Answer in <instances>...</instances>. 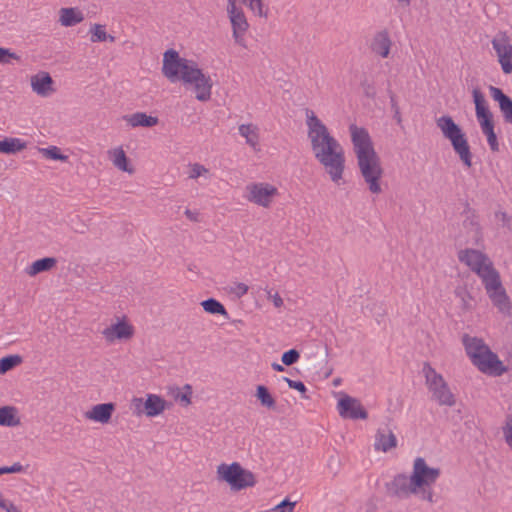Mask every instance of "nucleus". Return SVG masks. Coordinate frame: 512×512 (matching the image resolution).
I'll return each instance as SVG.
<instances>
[{
	"instance_id": "f3484780",
	"label": "nucleus",
	"mask_w": 512,
	"mask_h": 512,
	"mask_svg": "<svg viewBox=\"0 0 512 512\" xmlns=\"http://www.w3.org/2000/svg\"><path fill=\"white\" fill-rule=\"evenodd\" d=\"M463 227L470 234L471 243L475 246H481L483 242V233L478 221L475 210L466 205L463 213Z\"/></svg>"
},
{
	"instance_id": "3c124183",
	"label": "nucleus",
	"mask_w": 512,
	"mask_h": 512,
	"mask_svg": "<svg viewBox=\"0 0 512 512\" xmlns=\"http://www.w3.org/2000/svg\"><path fill=\"white\" fill-rule=\"evenodd\" d=\"M248 286L245 283H236L232 288V292L238 297H243L248 292Z\"/></svg>"
},
{
	"instance_id": "a18cd8bd",
	"label": "nucleus",
	"mask_w": 512,
	"mask_h": 512,
	"mask_svg": "<svg viewBox=\"0 0 512 512\" xmlns=\"http://www.w3.org/2000/svg\"><path fill=\"white\" fill-rule=\"evenodd\" d=\"M502 431L506 444L512 449V417L506 419Z\"/></svg>"
},
{
	"instance_id": "4be33fe9",
	"label": "nucleus",
	"mask_w": 512,
	"mask_h": 512,
	"mask_svg": "<svg viewBox=\"0 0 512 512\" xmlns=\"http://www.w3.org/2000/svg\"><path fill=\"white\" fill-rule=\"evenodd\" d=\"M32 90L42 97H47L54 92L53 79L47 72H40L31 77Z\"/></svg>"
},
{
	"instance_id": "680f3d73",
	"label": "nucleus",
	"mask_w": 512,
	"mask_h": 512,
	"mask_svg": "<svg viewBox=\"0 0 512 512\" xmlns=\"http://www.w3.org/2000/svg\"><path fill=\"white\" fill-rule=\"evenodd\" d=\"M244 3H247V0H242Z\"/></svg>"
},
{
	"instance_id": "5701e85b",
	"label": "nucleus",
	"mask_w": 512,
	"mask_h": 512,
	"mask_svg": "<svg viewBox=\"0 0 512 512\" xmlns=\"http://www.w3.org/2000/svg\"><path fill=\"white\" fill-rule=\"evenodd\" d=\"M489 90L491 97L499 103V108L503 114L504 121L512 124V99L498 87L490 86Z\"/></svg>"
},
{
	"instance_id": "c9c22d12",
	"label": "nucleus",
	"mask_w": 512,
	"mask_h": 512,
	"mask_svg": "<svg viewBox=\"0 0 512 512\" xmlns=\"http://www.w3.org/2000/svg\"><path fill=\"white\" fill-rule=\"evenodd\" d=\"M90 32H91V41L92 42H103L106 40H109L110 42L115 41V37L108 35L105 32L104 27L100 24L93 25Z\"/></svg>"
},
{
	"instance_id": "ddd939ff",
	"label": "nucleus",
	"mask_w": 512,
	"mask_h": 512,
	"mask_svg": "<svg viewBox=\"0 0 512 512\" xmlns=\"http://www.w3.org/2000/svg\"><path fill=\"white\" fill-rule=\"evenodd\" d=\"M498 62L505 74L512 72V42L506 32H498L491 41Z\"/></svg>"
},
{
	"instance_id": "e433bc0d",
	"label": "nucleus",
	"mask_w": 512,
	"mask_h": 512,
	"mask_svg": "<svg viewBox=\"0 0 512 512\" xmlns=\"http://www.w3.org/2000/svg\"><path fill=\"white\" fill-rule=\"evenodd\" d=\"M455 295L461 301L462 309L465 311H469L473 308L472 306V296L469 291L465 287H457L455 289Z\"/></svg>"
},
{
	"instance_id": "39448f33",
	"label": "nucleus",
	"mask_w": 512,
	"mask_h": 512,
	"mask_svg": "<svg viewBox=\"0 0 512 512\" xmlns=\"http://www.w3.org/2000/svg\"><path fill=\"white\" fill-rule=\"evenodd\" d=\"M436 125L442 132L444 138L448 139L463 164L470 168L472 166V153L465 133L449 115H443L436 120Z\"/></svg>"
},
{
	"instance_id": "6ab92c4d",
	"label": "nucleus",
	"mask_w": 512,
	"mask_h": 512,
	"mask_svg": "<svg viewBox=\"0 0 512 512\" xmlns=\"http://www.w3.org/2000/svg\"><path fill=\"white\" fill-rule=\"evenodd\" d=\"M115 409L116 405L113 402L96 404L84 413V417L94 422L107 424L110 422Z\"/></svg>"
},
{
	"instance_id": "2eb2a0df",
	"label": "nucleus",
	"mask_w": 512,
	"mask_h": 512,
	"mask_svg": "<svg viewBox=\"0 0 512 512\" xmlns=\"http://www.w3.org/2000/svg\"><path fill=\"white\" fill-rule=\"evenodd\" d=\"M387 490L399 499H408L414 496L420 500V492L414 486L411 475L408 476L403 473L395 475L392 481L387 484Z\"/></svg>"
},
{
	"instance_id": "5fc2aeb1",
	"label": "nucleus",
	"mask_w": 512,
	"mask_h": 512,
	"mask_svg": "<svg viewBox=\"0 0 512 512\" xmlns=\"http://www.w3.org/2000/svg\"><path fill=\"white\" fill-rule=\"evenodd\" d=\"M184 214H185V216L190 221H193V222H198L199 221V218H198L199 214H198V212L192 211L190 209H186Z\"/></svg>"
},
{
	"instance_id": "aec40b11",
	"label": "nucleus",
	"mask_w": 512,
	"mask_h": 512,
	"mask_svg": "<svg viewBox=\"0 0 512 512\" xmlns=\"http://www.w3.org/2000/svg\"><path fill=\"white\" fill-rule=\"evenodd\" d=\"M397 447V438L392 429L379 428L375 434L374 449L380 452H388Z\"/></svg>"
},
{
	"instance_id": "72a5a7b5",
	"label": "nucleus",
	"mask_w": 512,
	"mask_h": 512,
	"mask_svg": "<svg viewBox=\"0 0 512 512\" xmlns=\"http://www.w3.org/2000/svg\"><path fill=\"white\" fill-rule=\"evenodd\" d=\"M256 397L263 406L270 409L275 407V400L267 387L259 385L256 389Z\"/></svg>"
},
{
	"instance_id": "6e6552de",
	"label": "nucleus",
	"mask_w": 512,
	"mask_h": 512,
	"mask_svg": "<svg viewBox=\"0 0 512 512\" xmlns=\"http://www.w3.org/2000/svg\"><path fill=\"white\" fill-rule=\"evenodd\" d=\"M473 101L477 120L480 124L483 134L487 137V142L492 151L499 150L497 136L494 132L493 115L489 110L484 94L478 88L472 91Z\"/></svg>"
},
{
	"instance_id": "bb28decb",
	"label": "nucleus",
	"mask_w": 512,
	"mask_h": 512,
	"mask_svg": "<svg viewBox=\"0 0 512 512\" xmlns=\"http://www.w3.org/2000/svg\"><path fill=\"white\" fill-rule=\"evenodd\" d=\"M166 408V401L156 394H148L144 402L145 414L148 417H155L161 414Z\"/></svg>"
},
{
	"instance_id": "20e7f679",
	"label": "nucleus",
	"mask_w": 512,
	"mask_h": 512,
	"mask_svg": "<svg viewBox=\"0 0 512 512\" xmlns=\"http://www.w3.org/2000/svg\"><path fill=\"white\" fill-rule=\"evenodd\" d=\"M440 469L428 466L425 459L417 457L413 463L411 473L414 486L420 492V501L423 503H437L439 498L433 493L432 485L440 476Z\"/></svg>"
},
{
	"instance_id": "4468645a",
	"label": "nucleus",
	"mask_w": 512,
	"mask_h": 512,
	"mask_svg": "<svg viewBox=\"0 0 512 512\" xmlns=\"http://www.w3.org/2000/svg\"><path fill=\"white\" fill-rule=\"evenodd\" d=\"M472 364L476 366L480 372L493 377L501 376L508 371V368L499 359L498 355L490 348L485 350Z\"/></svg>"
},
{
	"instance_id": "c03bdc74",
	"label": "nucleus",
	"mask_w": 512,
	"mask_h": 512,
	"mask_svg": "<svg viewBox=\"0 0 512 512\" xmlns=\"http://www.w3.org/2000/svg\"><path fill=\"white\" fill-rule=\"evenodd\" d=\"M300 358V353L296 349H290L283 353L281 360L286 366L295 364Z\"/></svg>"
},
{
	"instance_id": "9d476101",
	"label": "nucleus",
	"mask_w": 512,
	"mask_h": 512,
	"mask_svg": "<svg viewBox=\"0 0 512 512\" xmlns=\"http://www.w3.org/2000/svg\"><path fill=\"white\" fill-rule=\"evenodd\" d=\"M486 293L492 301L493 305L504 316L511 315V301L502 285L500 274L491 277L486 282H483Z\"/></svg>"
},
{
	"instance_id": "7ed1b4c3",
	"label": "nucleus",
	"mask_w": 512,
	"mask_h": 512,
	"mask_svg": "<svg viewBox=\"0 0 512 512\" xmlns=\"http://www.w3.org/2000/svg\"><path fill=\"white\" fill-rule=\"evenodd\" d=\"M349 131L361 176L371 193L380 194L382 192L380 182L384 171L371 137L367 129L355 124L349 126Z\"/></svg>"
},
{
	"instance_id": "6e6d98bb",
	"label": "nucleus",
	"mask_w": 512,
	"mask_h": 512,
	"mask_svg": "<svg viewBox=\"0 0 512 512\" xmlns=\"http://www.w3.org/2000/svg\"><path fill=\"white\" fill-rule=\"evenodd\" d=\"M9 470L11 473H19L23 471V466L20 463H14L12 466H9Z\"/></svg>"
},
{
	"instance_id": "cd10ccee",
	"label": "nucleus",
	"mask_w": 512,
	"mask_h": 512,
	"mask_svg": "<svg viewBox=\"0 0 512 512\" xmlns=\"http://www.w3.org/2000/svg\"><path fill=\"white\" fill-rule=\"evenodd\" d=\"M108 155L109 159L112 161L113 165L117 169L127 172L129 174L134 173V168L129 166L128 158L122 147H117L109 150Z\"/></svg>"
},
{
	"instance_id": "f03ea898",
	"label": "nucleus",
	"mask_w": 512,
	"mask_h": 512,
	"mask_svg": "<svg viewBox=\"0 0 512 512\" xmlns=\"http://www.w3.org/2000/svg\"><path fill=\"white\" fill-rule=\"evenodd\" d=\"M162 74L171 82L181 81L185 86H192L197 100L205 102L211 98L212 80L198 65L183 58L174 49L163 54Z\"/></svg>"
},
{
	"instance_id": "0eeeda50",
	"label": "nucleus",
	"mask_w": 512,
	"mask_h": 512,
	"mask_svg": "<svg viewBox=\"0 0 512 512\" xmlns=\"http://www.w3.org/2000/svg\"><path fill=\"white\" fill-rule=\"evenodd\" d=\"M217 478L225 481L232 491H240L256 484L255 475L238 462L220 464L217 467Z\"/></svg>"
},
{
	"instance_id": "c85d7f7f",
	"label": "nucleus",
	"mask_w": 512,
	"mask_h": 512,
	"mask_svg": "<svg viewBox=\"0 0 512 512\" xmlns=\"http://www.w3.org/2000/svg\"><path fill=\"white\" fill-rule=\"evenodd\" d=\"M21 424L18 410L14 406H0V426L17 427Z\"/></svg>"
},
{
	"instance_id": "1a4fd4ad",
	"label": "nucleus",
	"mask_w": 512,
	"mask_h": 512,
	"mask_svg": "<svg viewBox=\"0 0 512 512\" xmlns=\"http://www.w3.org/2000/svg\"><path fill=\"white\" fill-rule=\"evenodd\" d=\"M458 259L476 273L482 283L499 273L490 258L480 250L470 248L460 250Z\"/></svg>"
},
{
	"instance_id": "37998d69",
	"label": "nucleus",
	"mask_w": 512,
	"mask_h": 512,
	"mask_svg": "<svg viewBox=\"0 0 512 512\" xmlns=\"http://www.w3.org/2000/svg\"><path fill=\"white\" fill-rule=\"evenodd\" d=\"M11 60H20V56L8 48L0 47V64H9Z\"/></svg>"
},
{
	"instance_id": "603ef678",
	"label": "nucleus",
	"mask_w": 512,
	"mask_h": 512,
	"mask_svg": "<svg viewBox=\"0 0 512 512\" xmlns=\"http://www.w3.org/2000/svg\"><path fill=\"white\" fill-rule=\"evenodd\" d=\"M267 294H268V299H270L273 302V304L276 308H280L283 306V299L281 298V296L278 293L272 294L271 291H268Z\"/></svg>"
},
{
	"instance_id": "ea45409f",
	"label": "nucleus",
	"mask_w": 512,
	"mask_h": 512,
	"mask_svg": "<svg viewBox=\"0 0 512 512\" xmlns=\"http://www.w3.org/2000/svg\"><path fill=\"white\" fill-rule=\"evenodd\" d=\"M190 171H189V178L190 179H197L199 177H208L209 170L199 163L190 164Z\"/></svg>"
},
{
	"instance_id": "f704fd0d",
	"label": "nucleus",
	"mask_w": 512,
	"mask_h": 512,
	"mask_svg": "<svg viewBox=\"0 0 512 512\" xmlns=\"http://www.w3.org/2000/svg\"><path fill=\"white\" fill-rule=\"evenodd\" d=\"M22 363V357L20 355H9L0 359V374L12 370L16 366Z\"/></svg>"
},
{
	"instance_id": "de8ad7c7",
	"label": "nucleus",
	"mask_w": 512,
	"mask_h": 512,
	"mask_svg": "<svg viewBox=\"0 0 512 512\" xmlns=\"http://www.w3.org/2000/svg\"><path fill=\"white\" fill-rule=\"evenodd\" d=\"M283 380L288 384L289 388L299 391L301 394H305L307 389L303 382L291 380L288 377H284Z\"/></svg>"
},
{
	"instance_id": "49530a36",
	"label": "nucleus",
	"mask_w": 512,
	"mask_h": 512,
	"mask_svg": "<svg viewBox=\"0 0 512 512\" xmlns=\"http://www.w3.org/2000/svg\"><path fill=\"white\" fill-rule=\"evenodd\" d=\"M496 218L502 222V225L512 232V217L506 212L500 211L495 214Z\"/></svg>"
},
{
	"instance_id": "4d7b16f0",
	"label": "nucleus",
	"mask_w": 512,
	"mask_h": 512,
	"mask_svg": "<svg viewBox=\"0 0 512 512\" xmlns=\"http://www.w3.org/2000/svg\"><path fill=\"white\" fill-rule=\"evenodd\" d=\"M271 367H272V369H273V370H275V371H277V372H282V371H284V367H283L281 364L276 363V362L272 363V364H271Z\"/></svg>"
},
{
	"instance_id": "a19ab883",
	"label": "nucleus",
	"mask_w": 512,
	"mask_h": 512,
	"mask_svg": "<svg viewBox=\"0 0 512 512\" xmlns=\"http://www.w3.org/2000/svg\"><path fill=\"white\" fill-rule=\"evenodd\" d=\"M388 94H389V98H390L391 109L393 111V118L395 119L396 123L401 126L402 125V116L400 113V108L396 101V96L390 89L388 90Z\"/></svg>"
},
{
	"instance_id": "393cba45",
	"label": "nucleus",
	"mask_w": 512,
	"mask_h": 512,
	"mask_svg": "<svg viewBox=\"0 0 512 512\" xmlns=\"http://www.w3.org/2000/svg\"><path fill=\"white\" fill-rule=\"evenodd\" d=\"M463 345L465 347L466 353L473 362L485 350L489 349V346L484 343V341L477 337H470L468 335H464L462 338Z\"/></svg>"
},
{
	"instance_id": "bf43d9fd",
	"label": "nucleus",
	"mask_w": 512,
	"mask_h": 512,
	"mask_svg": "<svg viewBox=\"0 0 512 512\" xmlns=\"http://www.w3.org/2000/svg\"><path fill=\"white\" fill-rule=\"evenodd\" d=\"M398 3L402 6V7H408L410 5V0H397Z\"/></svg>"
},
{
	"instance_id": "412c9836",
	"label": "nucleus",
	"mask_w": 512,
	"mask_h": 512,
	"mask_svg": "<svg viewBox=\"0 0 512 512\" xmlns=\"http://www.w3.org/2000/svg\"><path fill=\"white\" fill-rule=\"evenodd\" d=\"M392 46V41L389 35V32L386 29L380 30L375 33L371 41V51L381 56L382 58H387L390 54Z\"/></svg>"
},
{
	"instance_id": "13d9d810",
	"label": "nucleus",
	"mask_w": 512,
	"mask_h": 512,
	"mask_svg": "<svg viewBox=\"0 0 512 512\" xmlns=\"http://www.w3.org/2000/svg\"><path fill=\"white\" fill-rule=\"evenodd\" d=\"M365 94L366 96L373 98L375 96V91L373 88L368 86V88L365 90Z\"/></svg>"
},
{
	"instance_id": "4c0bfd02",
	"label": "nucleus",
	"mask_w": 512,
	"mask_h": 512,
	"mask_svg": "<svg viewBox=\"0 0 512 512\" xmlns=\"http://www.w3.org/2000/svg\"><path fill=\"white\" fill-rule=\"evenodd\" d=\"M39 152L46 158L59 161H67L68 156L60 152V149L56 146H50L48 148H40Z\"/></svg>"
},
{
	"instance_id": "58836bf2",
	"label": "nucleus",
	"mask_w": 512,
	"mask_h": 512,
	"mask_svg": "<svg viewBox=\"0 0 512 512\" xmlns=\"http://www.w3.org/2000/svg\"><path fill=\"white\" fill-rule=\"evenodd\" d=\"M297 504V501H291L290 498L282 500L276 504L273 508L266 510L265 512H292Z\"/></svg>"
},
{
	"instance_id": "864d4df0",
	"label": "nucleus",
	"mask_w": 512,
	"mask_h": 512,
	"mask_svg": "<svg viewBox=\"0 0 512 512\" xmlns=\"http://www.w3.org/2000/svg\"><path fill=\"white\" fill-rule=\"evenodd\" d=\"M132 406L135 408L137 414L142 413V407H144V402L142 398L134 397L132 399Z\"/></svg>"
},
{
	"instance_id": "b1692460",
	"label": "nucleus",
	"mask_w": 512,
	"mask_h": 512,
	"mask_svg": "<svg viewBox=\"0 0 512 512\" xmlns=\"http://www.w3.org/2000/svg\"><path fill=\"white\" fill-rule=\"evenodd\" d=\"M239 134L245 139V142L254 151H259L260 130L256 124H241L238 127Z\"/></svg>"
},
{
	"instance_id": "052dcab7",
	"label": "nucleus",
	"mask_w": 512,
	"mask_h": 512,
	"mask_svg": "<svg viewBox=\"0 0 512 512\" xmlns=\"http://www.w3.org/2000/svg\"><path fill=\"white\" fill-rule=\"evenodd\" d=\"M8 473H11L10 470H9V467L5 466V467H0V475L2 474H8Z\"/></svg>"
},
{
	"instance_id": "9b49d317",
	"label": "nucleus",
	"mask_w": 512,
	"mask_h": 512,
	"mask_svg": "<svg viewBox=\"0 0 512 512\" xmlns=\"http://www.w3.org/2000/svg\"><path fill=\"white\" fill-rule=\"evenodd\" d=\"M236 2L237 0H228L227 2V12L232 26V34L236 44L247 48L244 36L248 30L249 24L242 9L237 8Z\"/></svg>"
},
{
	"instance_id": "dca6fc26",
	"label": "nucleus",
	"mask_w": 512,
	"mask_h": 512,
	"mask_svg": "<svg viewBox=\"0 0 512 512\" xmlns=\"http://www.w3.org/2000/svg\"><path fill=\"white\" fill-rule=\"evenodd\" d=\"M339 415L344 419H367L368 413L361 402L354 397L344 394L337 403Z\"/></svg>"
},
{
	"instance_id": "7c9ffc66",
	"label": "nucleus",
	"mask_w": 512,
	"mask_h": 512,
	"mask_svg": "<svg viewBox=\"0 0 512 512\" xmlns=\"http://www.w3.org/2000/svg\"><path fill=\"white\" fill-rule=\"evenodd\" d=\"M57 263L56 258L54 257H45L39 260L34 261L28 268L27 274L29 276H35L39 273L46 272L51 270Z\"/></svg>"
},
{
	"instance_id": "8fccbe9b",
	"label": "nucleus",
	"mask_w": 512,
	"mask_h": 512,
	"mask_svg": "<svg viewBox=\"0 0 512 512\" xmlns=\"http://www.w3.org/2000/svg\"><path fill=\"white\" fill-rule=\"evenodd\" d=\"M250 9L256 12L259 16H264L262 0H247Z\"/></svg>"
},
{
	"instance_id": "473e14b6",
	"label": "nucleus",
	"mask_w": 512,
	"mask_h": 512,
	"mask_svg": "<svg viewBox=\"0 0 512 512\" xmlns=\"http://www.w3.org/2000/svg\"><path fill=\"white\" fill-rule=\"evenodd\" d=\"M203 309L209 314H219L228 318L227 310L224 305L214 298H209L201 302Z\"/></svg>"
},
{
	"instance_id": "a878e982",
	"label": "nucleus",
	"mask_w": 512,
	"mask_h": 512,
	"mask_svg": "<svg viewBox=\"0 0 512 512\" xmlns=\"http://www.w3.org/2000/svg\"><path fill=\"white\" fill-rule=\"evenodd\" d=\"M123 119L131 127H153L159 122L157 117L147 115L144 112H136L130 115H125Z\"/></svg>"
},
{
	"instance_id": "f8f14e48",
	"label": "nucleus",
	"mask_w": 512,
	"mask_h": 512,
	"mask_svg": "<svg viewBox=\"0 0 512 512\" xmlns=\"http://www.w3.org/2000/svg\"><path fill=\"white\" fill-rule=\"evenodd\" d=\"M245 198L258 206L268 208L278 194L275 186L269 183H250L246 186Z\"/></svg>"
},
{
	"instance_id": "2f4dec72",
	"label": "nucleus",
	"mask_w": 512,
	"mask_h": 512,
	"mask_svg": "<svg viewBox=\"0 0 512 512\" xmlns=\"http://www.w3.org/2000/svg\"><path fill=\"white\" fill-rule=\"evenodd\" d=\"M26 148V143L19 138H5L0 140V153L15 154Z\"/></svg>"
},
{
	"instance_id": "09e8293b",
	"label": "nucleus",
	"mask_w": 512,
	"mask_h": 512,
	"mask_svg": "<svg viewBox=\"0 0 512 512\" xmlns=\"http://www.w3.org/2000/svg\"><path fill=\"white\" fill-rule=\"evenodd\" d=\"M0 508L6 512H20L21 508L15 506L12 502L0 495Z\"/></svg>"
},
{
	"instance_id": "f257e3e1",
	"label": "nucleus",
	"mask_w": 512,
	"mask_h": 512,
	"mask_svg": "<svg viewBox=\"0 0 512 512\" xmlns=\"http://www.w3.org/2000/svg\"><path fill=\"white\" fill-rule=\"evenodd\" d=\"M308 138L315 159L323 166L332 182L340 184L345 169L342 145L329 132L326 125L310 110H305Z\"/></svg>"
},
{
	"instance_id": "423d86ee",
	"label": "nucleus",
	"mask_w": 512,
	"mask_h": 512,
	"mask_svg": "<svg viewBox=\"0 0 512 512\" xmlns=\"http://www.w3.org/2000/svg\"><path fill=\"white\" fill-rule=\"evenodd\" d=\"M422 373L425 377L427 388L432 394V399L440 406H454L456 403V397L450 390L448 383L444 380L443 376L436 372V370L427 362L423 365Z\"/></svg>"
},
{
	"instance_id": "a211bd4d",
	"label": "nucleus",
	"mask_w": 512,
	"mask_h": 512,
	"mask_svg": "<svg viewBox=\"0 0 512 512\" xmlns=\"http://www.w3.org/2000/svg\"><path fill=\"white\" fill-rule=\"evenodd\" d=\"M102 334L106 341L114 342L115 340H128L134 334V328L125 320H120L115 324L106 327Z\"/></svg>"
},
{
	"instance_id": "79ce46f5",
	"label": "nucleus",
	"mask_w": 512,
	"mask_h": 512,
	"mask_svg": "<svg viewBox=\"0 0 512 512\" xmlns=\"http://www.w3.org/2000/svg\"><path fill=\"white\" fill-rule=\"evenodd\" d=\"M183 389L185 392L178 390L177 394L175 395V399L183 403L184 406H188L191 404L192 387L191 385L186 384Z\"/></svg>"
},
{
	"instance_id": "c756f323",
	"label": "nucleus",
	"mask_w": 512,
	"mask_h": 512,
	"mask_svg": "<svg viewBox=\"0 0 512 512\" xmlns=\"http://www.w3.org/2000/svg\"><path fill=\"white\" fill-rule=\"evenodd\" d=\"M59 14V22L64 27L74 26L84 19L82 12L76 8H61Z\"/></svg>"
}]
</instances>
